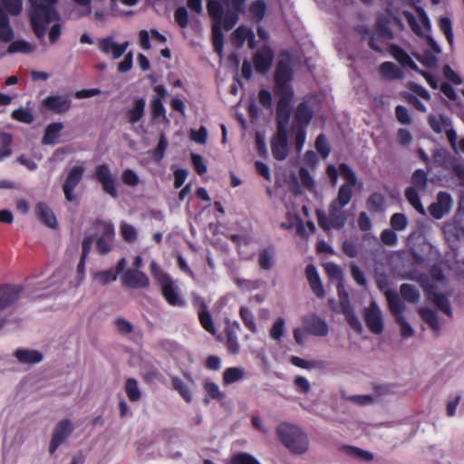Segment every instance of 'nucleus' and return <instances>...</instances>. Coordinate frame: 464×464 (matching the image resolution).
I'll return each mask as SVG.
<instances>
[{"label": "nucleus", "mask_w": 464, "mask_h": 464, "mask_svg": "<svg viewBox=\"0 0 464 464\" xmlns=\"http://www.w3.org/2000/svg\"><path fill=\"white\" fill-rule=\"evenodd\" d=\"M353 188L351 185H341L337 193V197L332 201L336 206L344 208L347 206L353 198Z\"/></svg>", "instance_id": "37"}, {"label": "nucleus", "mask_w": 464, "mask_h": 464, "mask_svg": "<svg viewBox=\"0 0 464 464\" xmlns=\"http://www.w3.org/2000/svg\"><path fill=\"white\" fill-rule=\"evenodd\" d=\"M416 188L408 187L404 191L407 201L420 213L424 214L425 210L420 201L419 191Z\"/></svg>", "instance_id": "40"}, {"label": "nucleus", "mask_w": 464, "mask_h": 464, "mask_svg": "<svg viewBox=\"0 0 464 464\" xmlns=\"http://www.w3.org/2000/svg\"><path fill=\"white\" fill-rule=\"evenodd\" d=\"M58 0H41L36 4L31 0V26L38 38H44L48 25L60 19L54 5Z\"/></svg>", "instance_id": "2"}, {"label": "nucleus", "mask_w": 464, "mask_h": 464, "mask_svg": "<svg viewBox=\"0 0 464 464\" xmlns=\"http://www.w3.org/2000/svg\"><path fill=\"white\" fill-rule=\"evenodd\" d=\"M434 162L447 170H450L458 162L448 150L440 149L433 153Z\"/></svg>", "instance_id": "29"}, {"label": "nucleus", "mask_w": 464, "mask_h": 464, "mask_svg": "<svg viewBox=\"0 0 464 464\" xmlns=\"http://www.w3.org/2000/svg\"><path fill=\"white\" fill-rule=\"evenodd\" d=\"M84 170L83 166H74L70 169L63 185V190L67 201L72 202L76 200L77 198L73 194V190L82 179Z\"/></svg>", "instance_id": "8"}, {"label": "nucleus", "mask_w": 464, "mask_h": 464, "mask_svg": "<svg viewBox=\"0 0 464 464\" xmlns=\"http://www.w3.org/2000/svg\"><path fill=\"white\" fill-rule=\"evenodd\" d=\"M452 205L451 196L448 192L440 191L438 193L436 201L429 206V212L435 219L442 218L450 212Z\"/></svg>", "instance_id": "14"}, {"label": "nucleus", "mask_w": 464, "mask_h": 464, "mask_svg": "<svg viewBox=\"0 0 464 464\" xmlns=\"http://www.w3.org/2000/svg\"><path fill=\"white\" fill-rule=\"evenodd\" d=\"M246 0H208L207 9L215 23H220L226 31L237 24L239 15L246 12Z\"/></svg>", "instance_id": "1"}, {"label": "nucleus", "mask_w": 464, "mask_h": 464, "mask_svg": "<svg viewBox=\"0 0 464 464\" xmlns=\"http://www.w3.org/2000/svg\"><path fill=\"white\" fill-rule=\"evenodd\" d=\"M13 137L10 133L0 132V160L12 153Z\"/></svg>", "instance_id": "50"}, {"label": "nucleus", "mask_w": 464, "mask_h": 464, "mask_svg": "<svg viewBox=\"0 0 464 464\" xmlns=\"http://www.w3.org/2000/svg\"><path fill=\"white\" fill-rule=\"evenodd\" d=\"M305 275L314 294L319 298H324L325 293L316 267L312 264L307 265L305 267Z\"/></svg>", "instance_id": "24"}, {"label": "nucleus", "mask_w": 464, "mask_h": 464, "mask_svg": "<svg viewBox=\"0 0 464 464\" xmlns=\"http://www.w3.org/2000/svg\"><path fill=\"white\" fill-rule=\"evenodd\" d=\"M448 241L455 243L459 241L461 236H464V197L459 200V212L456 216L452 228L444 230Z\"/></svg>", "instance_id": "18"}, {"label": "nucleus", "mask_w": 464, "mask_h": 464, "mask_svg": "<svg viewBox=\"0 0 464 464\" xmlns=\"http://www.w3.org/2000/svg\"><path fill=\"white\" fill-rule=\"evenodd\" d=\"M343 314L345 316V319L348 324L357 333H362V325L358 316L354 313L353 309L351 307L349 302H343Z\"/></svg>", "instance_id": "35"}, {"label": "nucleus", "mask_w": 464, "mask_h": 464, "mask_svg": "<svg viewBox=\"0 0 464 464\" xmlns=\"http://www.w3.org/2000/svg\"><path fill=\"white\" fill-rule=\"evenodd\" d=\"M423 289L428 300L432 302L436 307L443 312L447 316L452 317V310L449 299L444 294L438 292L437 285L435 284L430 283L425 285Z\"/></svg>", "instance_id": "10"}, {"label": "nucleus", "mask_w": 464, "mask_h": 464, "mask_svg": "<svg viewBox=\"0 0 464 464\" xmlns=\"http://www.w3.org/2000/svg\"><path fill=\"white\" fill-rule=\"evenodd\" d=\"M420 318L425 322L433 331L438 332L440 330V323L437 314L430 309L421 307L418 311Z\"/></svg>", "instance_id": "39"}, {"label": "nucleus", "mask_w": 464, "mask_h": 464, "mask_svg": "<svg viewBox=\"0 0 464 464\" xmlns=\"http://www.w3.org/2000/svg\"><path fill=\"white\" fill-rule=\"evenodd\" d=\"M174 19L181 28H187L189 24V17L184 6L178 7L174 13Z\"/></svg>", "instance_id": "63"}, {"label": "nucleus", "mask_w": 464, "mask_h": 464, "mask_svg": "<svg viewBox=\"0 0 464 464\" xmlns=\"http://www.w3.org/2000/svg\"><path fill=\"white\" fill-rule=\"evenodd\" d=\"M94 175L107 194L114 198L118 197L115 179L108 164L102 163L96 166Z\"/></svg>", "instance_id": "7"}, {"label": "nucleus", "mask_w": 464, "mask_h": 464, "mask_svg": "<svg viewBox=\"0 0 464 464\" xmlns=\"http://www.w3.org/2000/svg\"><path fill=\"white\" fill-rule=\"evenodd\" d=\"M14 38V32L10 26L7 14L0 7V41L9 43Z\"/></svg>", "instance_id": "33"}, {"label": "nucleus", "mask_w": 464, "mask_h": 464, "mask_svg": "<svg viewBox=\"0 0 464 464\" xmlns=\"http://www.w3.org/2000/svg\"><path fill=\"white\" fill-rule=\"evenodd\" d=\"M230 464H261L255 457L248 453L241 452L233 456Z\"/></svg>", "instance_id": "64"}, {"label": "nucleus", "mask_w": 464, "mask_h": 464, "mask_svg": "<svg viewBox=\"0 0 464 464\" xmlns=\"http://www.w3.org/2000/svg\"><path fill=\"white\" fill-rule=\"evenodd\" d=\"M240 330L239 324L235 322L233 324H227L225 328V334L227 337L226 346L227 352L231 354H237L240 350V345L237 341V332Z\"/></svg>", "instance_id": "23"}, {"label": "nucleus", "mask_w": 464, "mask_h": 464, "mask_svg": "<svg viewBox=\"0 0 464 464\" xmlns=\"http://www.w3.org/2000/svg\"><path fill=\"white\" fill-rule=\"evenodd\" d=\"M22 286L16 285H0V310L6 309L20 298Z\"/></svg>", "instance_id": "16"}, {"label": "nucleus", "mask_w": 464, "mask_h": 464, "mask_svg": "<svg viewBox=\"0 0 464 464\" xmlns=\"http://www.w3.org/2000/svg\"><path fill=\"white\" fill-rule=\"evenodd\" d=\"M411 188H416L420 191H424L428 185L427 172L422 169H416L411 179Z\"/></svg>", "instance_id": "44"}, {"label": "nucleus", "mask_w": 464, "mask_h": 464, "mask_svg": "<svg viewBox=\"0 0 464 464\" xmlns=\"http://www.w3.org/2000/svg\"><path fill=\"white\" fill-rule=\"evenodd\" d=\"M271 150L276 160H285L288 155V133L276 132L271 140Z\"/></svg>", "instance_id": "19"}, {"label": "nucleus", "mask_w": 464, "mask_h": 464, "mask_svg": "<svg viewBox=\"0 0 464 464\" xmlns=\"http://www.w3.org/2000/svg\"><path fill=\"white\" fill-rule=\"evenodd\" d=\"M407 88L421 99L429 102L431 99L430 92L420 84L415 82H408Z\"/></svg>", "instance_id": "62"}, {"label": "nucleus", "mask_w": 464, "mask_h": 464, "mask_svg": "<svg viewBox=\"0 0 464 464\" xmlns=\"http://www.w3.org/2000/svg\"><path fill=\"white\" fill-rule=\"evenodd\" d=\"M428 123L431 130L437 134L442 132V126L448 127L451 125L450 120L448 117L443 115L437 117L433 114L429 115Z\"/></svg>", "instance_id": "45"}, {"label": "nucleus", "mask_w": 464, "mask_h": 464, "mask_svg": "<svg viewBox=\"0 0 464 464\" xmlns=\"http://www.w3.org/2000/svg\"><path fill=\"white\" fill-rule=\"evenodd\" d=\"M150 269L154 279L162 286L165 284L172 281L171 278L166 274L158 264L152 261L150 265Z\"/></svg>", "instance_id": "51"}, {"label": "nucleus", "mask_w": 464, "mask_h": 464, "mask_svg": "<svg viewBox=\"0 0 464 464\" xmlns=\"http://www.w3.org/2000/svg\"><path fill=\"white\" fill-rule=\"evenodd\" d=\"M121 279L124 285L134 289L145 288L150 285V280L146 274L136 269H126Z\"/></svg>", "instance_id": "17"}, {"label": "nucleus", "mask_w": 464, "mask_h": 464, "mask_svg": "<svg viewBox=\"0 0 464 464\" xmlns=\"http://www.w3.org/2000/svg\"><path fill=\"white\" fill-rule=\"evenodd\" d=\"M276 248L268 246L258 253V265L264 270H270L275 265Z\"/></svg>", "instance_id": "32"}, {"label": "nucleus", "mask_w": 464, "mask_h": 464, "mask_svg": "<svg viewBox=\"0 0 464 464\" xmlns=\"http://www.w3.org/2000/svg\"><path fill=\"white\" fill-rule=\"evenodd\" d=\"M364 322L368 329L375 334H381L384 326L382 313L375 302H372L364 310Z\"/></svg>", "instance_id": "9"}, {"label": "nucleus", "mask_w": 464, "mask_h": 464, "mask_svg": "<svg viewBox=\"0 0 464 464\" xmlns=\"http://www.w3.org/2000/svg\"><path fill=\"white\" fill-rule=\"evenodd\" d=\"M171 383L173 389L179 392V394L187 402L192 401V394L188 389V387L184 383V382L179 377H172Z\"/></svg>", "instance_id": "49"}, {"label": "nucleus", "mask_w": 464, "mask_h": 464, "mask_svg": "<svg viewBox=\"0 0 464 464\" xmlns=\"http://www.w3.org/2000/svg\"><path fill=\"white\" fill-rule=\"evenodd\" d=\"M274 56V52L270 46H262L253 55L255 70L261 74L266 73L273 65Z\"/></svg>", "instance_id": "12"}, {"label": "nucleus", "mask_w": 464, "mask_h": 464, "mask_svg": "<svg viewBox=\"0 0 464 464\" xmlns=\"http://www.w3.org/2000/svg\"><path fill=\"white\" fill-rule=\"evenodd\" d=\"M389 52L401 66L409 67L414 72L418 70V65L401 46L392 44L389 47Z\"/></svg>", "instance_id": "27"}, {"label": "nucleus", "mask_w": 464, "mask_h": 464, "mask_svg": "<svg viewBox=\"0 0 464 464\" xmlns=\"http://www.w3.org/2000/svg\"><path fill=\"white\" fill-rule=\"evenodd\" d=\"M293 78V70L290 65L284 61H279L276 64L274 81H275V94L294 96V90L290 85Z\"/></svg>", "instance_id": "5"}, {"label": "nucleus", "mask_w": 464, "mask_h": 464, "mask_svg": "<svg viewBox=\"0 0 464 464\" xmlns=\"http://www.w3.org/2000/svg\"><path fill=\"white\" fill-rule=\"evenodd\" d=\"M129 45L128 42L117 44L112 36L102 38L98 41L99 49L105 54L111 53L113 59H119L126 51Z\"/></svg>", "instance_id": "20"}, {"label": "nucleus", "mask_w": 464, "mask_h": 464, "mask_svg": "<svg viewBox=\"0 0 464 464\" xmlns=\"http://www.w3.org/2000/svg\"><path fill=\"white\" fill-rule=\"evenodd\" d=\"M63 129V124L62 122H53L47 125L42 138V143L44 145L55 144Z\"/></svg>", "instance_id": "30"}, {"label": "nucleus", "mask_w": 464, "mask_h": 464, "mask_svg": "<svg viewBox=\"0 0 464 464\" xmlns=\"http://www.w3.org/2000/svg\"><path fill=\"white\" fill-rule=\"evenodd\" d=\"M124 389H125L126 395L130 401L136 402L140 400L141 392L139 388V383L136 379L128 378L126 380Z\"/></svg>", "instance_id": "41"}, {"label": "nucleus", "mask_w": 464, "mask_h": 464, "mask_svg": "<svg viewBox=\"0 0 464 464\" xmlns=\"http://www.w3.org/2000/svg\"><path fill=\"white\" fill-rule=\"evenodd\" d=\"M366 208L371 213H382L386 208L385 197L379 192L372 193L366 200Z\"/></svg>", "instance_id": "31"}, {"label": "nucleus", "mask_w": 464, "mask_h": 464, "mask_svg": "<svg viewBox=\"0 0 464 464\" xmlns=\"http://www.w3.org/2000/svg\"><path fill=\"white\" fill-rule=\"evenodd\" d=\"M276 436L280 442L295 454H304L309 449V440L299 427L288 422L277 425Z\"/></svg>", "instance_id": "3"}, {"label": "nucleus", "mask_w": 464, "mask_h": 464, "mask_svg": "<svg viewBox=\"0 0 464 464\" xmlns=\"http://www.w3.org/2000/svg\"><path fill=\"white\" fill-rule=\"evenodd\" d=\"M314 146L317 152L323 159H326L329 156L331 152V147L328 144L324 134L321 133L316 137Z\"/></svg>", "instance_id": "56"}, {"label": "nucleus", "mask_w": 464, "mask_h": 464, "mask_svg": "<svg viewBox=\"0 0 464 464\" xmlns=\"http://www.w3.org/2000/svg\"><path fill=\"white\" fill-rule=\"evenodd\" d=\"M379 72L382 77L390 80L400 79L402 76L401 69L392 62H383L381 63Z\"/></svg>", "instance_id": "38"}, {"label": "nucleus", "mask_w": 464, "mask_h": 464, "mask_svg": "<svg viewBox=\"0 0 464 464\" xmlns=\"http://www.w3.org/2000/svg\"><path fill=\"white\" fill-rule=\"evenodd\" d=\"M43 105L58 114L68 111L72 106L71 100L62 95H50L43 101Z\"/></svg>", "instance_id": "21"}, {"label": "nucleus", "mask_w": 464, "mask_h": 464, "mask_svg": "<svg viewBox=\"0 0 464 464\" xmlns=\"http://www.w3.org/2000/svg\"><path fill=\"white\" fill-rule=\"evenodd\" d=\"M400 293L401 297L410 303H417L420 299V292L414 285L410 284H402L400 286Z\"/></svg>", "instance_id": "47"}, {"label": "nucleus", "mask_w": 464, "mask_h": 464, "mask_svg": "<svg viewBox=\"0 0 464 464\" xmlns=\"http://www.w3.org/2000/svg\"><path fill=\"white\" fill-rule=\"evenodd\" d=\"M403 15L409 24V26L411 27V29L412 30V32L420 36V37H425L427 42H428V44L430 46V48L436 52V53H440V46L438 45V44L436 43V41L433 39L432 36L430 35H424L420 24H418L415 16L411 13V12H408V11H405L403 13Z\"/></svg>", "instance_id": "26"}, {"label": "nucleus", "mask_w": 464, "mask_h": 464, "mask_svg": "<svg viewBox=\"0 0 464 464\" xmlns=\"http://www.w3.org/2000/svg\"><path fill=\"white\" fill-rule=\"evenodd\" d=\"M161 294L167 303L172 306H180L184 304L183 301L179 298L172 281L161 286Z\"/></svg>", "instance_id": "34"}, {"label": "nucleus", "mask_w": 464, "mask_h": 464, "mask_svg": "<svg viewBox=\"0 0 464 464\" xmlns=\"http://www.w3.org/2000/svg\"><path fill=\"white\" fill-rule=\"evenodd\" d=\"M294 96L279 95L276 103V132L288 133L287 127L291 117V102Z\"/></svg>", "instance_id": "6"}, {"label": "nucleus", "mask_w": 464, "mask_h": 464, "mask_svg": "<svg viewBox=\"0 0 464 464\" xmlns=\"http://www.w3.org/2000/svg\"><path fill=\"white\" fill-rule=\"evenodd\" d=\"M439 27L440 31L444 34L448 43L452 45L454 41L453 31H452V23L449 17H441L439 20Z\"/></svg>", "instance_id": "55"}, {"label": "nucleus", "mask_w": 464, "mask_h": 464, "mask_svg": "<svg viewBox=\"0 0 464 464\" xmlns=\"http://www.w3.org/2000/svg\"><path fill=\"white\" fill-rule=\"evenodd\" d=\"M314 114V108L310 102L306 100L302 101L298 103L294 111L292 126L308 128L313 120Z\"/></svg>", "instance_id": "15"}, {"label": "nucleus", "mask_w": 464, "mask_h": 464, "mask_svg": "<svg viewBox=\"0 0 464 464\" xmlns=\"http://www.w3.org/2000/svg\"><path fill=\"white\" fill-rule=\"evenodd\" d=\"M146 101L143 97H137L134 99L132 107L128 109L125 112L127 121L130 124H136L144 116Z\"/></svg>", "instance_id": "25"}, {"label": "nucleus", "mask_w": 464, "mask_h": 464, "mask_svg": "<svg viewBox=\"0 0 464 464\" xmlns=\"http://www.w3.org/2000/svg\"><path fill=\"white\" fill-rule=\"evenodd\" d=\"M93 279L96 280L100 285H107L117 279L113 268L99 271L93 275Z\"/></svg>", "instance_id": "60"}, {"label": "nucleus", "mask_w": 464, "mask_h": 464, "mask_svg": "<svg viewBox=\"0 0 464 464\" xmlns=\"http://www.w3.org/2000/svg\"><path fill=\"white\" fill-rule=\"evenodd\" d=\"M72 430V422L68 419L63 420L56 424L49 446L51 454L54 453L58 447L70 437Z\"/></svg>", "instance_id": "11"}, {"label": "nucleus", "mask_w": 464, "mask_h": 464, "mask_svg": "<svg viewBox=\"0 0 464 464\" xmlns=\"http://www.w3.org/2000/svg\"><path fill=\"white\" fill-rule=\"evenodd\" d=\"M234 40L237 46H242L249 36H253V31L245 25L238 26L233 33Z\"/></svg>", "instance_id": "53"}, {"label": "nucleus", "mask_w": 464, "mask_h": 464, "mask_svg": "<svg viewBox=\"0 0 464 464\" xmlns=\"http://www.w3.org/2000/svg\"><path fill=\"white\" fill-rule=\"evenodd\" d=\"M355 32L362 40H368V45L372 51L382 53L381 46L377 44L375 36L372 34L368 26L358 25L355 27Z\"/></svg>", "instance_id": "36"}, {"label": "nucleus", "mask_w": 464, "mask_h": 464, "mask_svg": "<svg viewBox=\"0 0 464 464\" xmlns=\"http://www.w3.org/2000/svg\"><path fill=\"white\" fill-rule=\"evenodd\" d=\"M223 24L220 23H214L212 25V43L214 50L218 53H221L224 47V34L222 32Z\"/></svg>", "instance_id": "43"}, {"label": "nucleus", "mask_w": 464, "mask_h": 464, "mask_svg": "<svg viewBox=\"0 0 464 464\" xmlns=\"http://www.w3.org/2000/svg\"><path fill=\"white\" fill-rule=\"evenodd\" d=\"M239 315L245 324V326L251 332H256V324L255 323L254 315L251 311L245 306H242L239 310Z\"/></svg>", "instance_id": "54"}, {"label": "nucleus", "mask_w": 464, "mask_h": 464, "mask_svg": "<svg viewBox=\"0 0 464 464\" xmlns=\"http://www.w3.org/2000/svg\"><path fill=\"white\" fill-rule=\"evenodd\" d=\"M339 171L342 177L347 181L344 185L355 186L357 183V177L351 167L346 163L339 164Z\"/></svg>", "instance_id": "57"}, {"label": "nucleus", "mask_w": 464, "mask_h": 464, "mask_svg": "<svg viewBox=\"0 0 464 464\" xmlns=\"http://www.w3.org/2000/svg\"><path fill=\"white\" fill-rule=\"evenodd\" d=\"M341 450L346 454L354 458L361 459L364 461H371L373 459L372 453L354 446L343 445L342 446Z\"/></svg>", "instance_id": "46"}, {"label": "nucleus", "mask_w": 464, "mask_h": 464, "mask_svg": "<svg viewBox=\"0 0 464 464\" xmlns=\"http://www.w3.org/2000/svg\"><path fill=\"white\" fill-rule=\"evenodd\" d=\"M375 30L377 33V35L386 39V40H392L394 37V34L392 31V29L388 25V21L385 20H378L375 23Z\"/></svg>", "instance_id": "58"}, {"label": "nucleus", "mask_w": 464, "mask_h": 464, "mask_svg": "<svg viewBox=\"0 0 464 464\" xmlns=\"http://www.w3.org/2000/svg\"><path fill=\"white\" fill-rule=\"evenodd\" d=\"M302 323L304 331L310 334L320 337H324L328 334V324L324 319L314 314L305 315Z\"/></svg>", "instance_id": "13"}, {"label": "nucleus", "mask_w": 464, "mask_h": 464, "mask_svg": "<svg viewBox=\"0 0 464 464\" xmlns=\"http://www.w3.org/2000/svg\"><path fill=\"white\" fill-rule=\"evenodd\" d=\"M204 389L211 399L221 401L225 398V394L219 390L218 385L213 382H206Z\"/></svg>", "instance_id": "61"}, {"label": "nucleus", "mask_w": 464, "mask_h": 464, "mask_svg": "<svg viewBox=\"0 0 464 464\" xmlns=\"http://www.w3.org/2000/svg\"><path fill=\"white\" fill-rule=\"evenodd\" d=\"M38 220L50 228H57L58 222L53 209L44 202L37 203L34 208Z\"/></svg>", "instance_id": "22"}, {"label": "nucleus", "mask_w": 464, "mask_h": 464, "mask_svg": "<svg viewBox=\"0 0 464 464\" xmlns=\"http://www.w3.org/2000/svg\"><path fill=\"white\" fill-rule=\"evenodd\" d=\"M266 11V5L263 0H256L249 6V12L256 22H260L264 18Z\"/></svg>", "instance_id": "52"}, {"label": "nucleus", "mask_w": 464, "mask_h": 464, "mask_svg": "<svg viewBox=\"0 0 464 464\" xmlns=\"http://www.w3.org/2000/svg\"><path fill=\"white\" fill-rule=\"evenodd\" d=\"M343 208V207L331 202L328 214H325L324 210H316L319 227L324 231H329L332 228L342 229L347 221L346 213Z\"/></svg>", "instance_id": "4"}, {"label": "nucleus", "mask_w": 464, "mask_h": 464, "mask_svg": "<svg viewBox=\"0 0 464 464\" xmlns=\"http://www.w3.org/2000/svg\"><path fill=\"white\" fill-rule=\"evenodd\" d=\"M198 319L202 327L211 334H216V327L207 306L202 304L198 312Z\"/></svg>", "instance_id": "42"}, {"label": "nucleus", "mask_w": 464, "mask_h": 464, "mask_svg": "<svg viewBox=\"0 0 464 464\" xmlns=\"http://www.w3.org/2000/svg\"><path fill=\"white\" fill-rule=\"evenodd\" d=\"M392 229L395 231H402L407 227L408 219L403 213H394L390 219Z\"/></svg>", "instance_id": "59"}, {"label": "nucleus", "mask_w": 464, "mask_h": 464, "mask_svg": "<svg viewBox=\"0 0 464 464\" xmlns=\"http://www.w3.org/2000/svg\"><path fill=\"white\" fill-rule=\"evenodd\" d=\"M389 309L394 318H399L403 316V311L405 309L404 304L401 301L398 294L392 289H387L384 292Z\"/></svg>", "instance_id": "28"}, {"label": "nucleus", "mask_w": 464, "mask_h": 464, "mask_svg": "<svg viewBox=\"0 0 464 464\" xmlns=\"http://www.w3.org/2000/svg\"><path fill=\"white\" fill-rule=\"evenodd\" d=\"M244 377V371L238 367L227 368L223 372V383L226 385L237 382Z\"/></svg>", "instance_id": "48"}]
</instances>
